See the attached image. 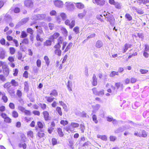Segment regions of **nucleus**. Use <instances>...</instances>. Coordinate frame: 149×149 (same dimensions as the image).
Wrapping results in <instances>:
<instances>
[{"instance_id": "f257e3e1", "label": "nucleus", "mask_w": 149, "mask_h": 149, "mask_svg": "<svg viewBox=\"0 0 149 149\" xmlns=\"http://www.w3.org/2000/svg\"><path fill=\"white\" fill-rule=\"evenodd\" d=\"M104 16L107 19V20L109 21L111 24L113 23L115 19L113 16L108 13L104 12Z\"/></svg>"}, {"instance_id": "f03ea898", "label": "nucleus", "mask_w": 149, "mask_h": 149, "mask_svg": "<svg viewBox=\"0 0 149 149\" xmlns=\"http://www.w3.org/2000/svg\"><path fill=\"white\" fill-rule=\"evenodd\" d=\"M46 15L45 14L34 15L32 16L31 19L35 20H42L45 18Z\"/></svg>"}, {"instance_id": "7ed1b4c3", "label": "nucleus", "mask_w": 149, "mask_h": 149, "mask_svg": "<svg viewBox=\"0 0 149 149\" xmlns=\"http://www.w3.org/2000/svg\"><path fill=\"white\" fill-rule=\"evenodd\" d=\"M131 127L130 126H127L126 127L125 126H123L121 127H119L117 129H116L115 131V132L116 133H118L120 132H122L125 130L129 129Z\"/></svg>"}, {"instance_id": "20e7f679", "label": "nucleus", "mask_w": 149, "mask_h": 149, "mask_svg": "<svg viewBox=\"0 0 149 149\" xmlns=\"http://www.w3.org/2000/svg\"><path fill=\"white\" fill-rule=\"evenodd\" d=\"M1 116L2 118L4 119V121L8 123H10L11 122V119L9 117L7 116V115L3 113H2L1 114Z\"/></svg>"}, {"instance_id": "39448f33", "label": "nucleus", "mask_w": 149, "mask_h": 149, "mask_svg": "<svg viewBox=\"0 0 149 149\" xmlns=\"http://www.w3.org/2000/svg\"><path fill=\"white\" fill-rule=\"evenodd\" d=\"M65 5L68 10H71L73 9L74 7L72 3L69 1L66 2Z\"/></svg>"}, {"instance_id": "423d86ee", "label": "nucleus", "mask_w": 149, "mask_h": 149, "mask_svg": "<svg viewBox=\"0 0 149 149\" xmlns=\"http://www.w3.org/2000/svg\"><path fill=\"white\" fill-rule=\"evenodd\" d=\"M55 6L58 8H61L63 7V1L60 0H57L54 1Z\"/></svg>"}, {"instance_id": "0eeeda50", "label": "nucleus", "mask_w": 149, "mask_h": 149, "mask_svg": "<svg viewBox=\"0 0 149 149\" xmlns=\"http://www.w3.org/2000/svg\"><path fill=\"white\" fill-rule=\"evenodd\" d=\"M25 6L27 7H31L33 6V3L31 0H26L24 2Z\"/></svg>"}, {"instance_id": "6e6552de", "label": "nucleus", "mask_w": 149, "mask_h": 149, "mask_svg": "<svg viewBox=\"0 0 149 149\" xmlns=\"http://www.w3.org/2000/svg\"><path fill=\"white\" fill-rule=\"evenodd\" d=\"M93 109L92 112L93 113H96L100 108V105L99 104H97L95 105L92 106Z\"/></svg>"}, {"instance_id": "1a4fd4ad", "label": "nucleus", "mask_w": 149, "mask_h": 149, "mask_svg": "<svg viewBox=\"0 0 149 149\" xmlns=\"http://www.w3.org/2000/svg\"><path fill=\"white\" fill-rule=\"evenodd\" d=\"M29 17H26L22 19L18 23V25L20 26L26 23L29 20Z\"/></svg>"}, {"instance_id": "9d476101", "label": "nucleus", "mask_w": 149, "mask_h": 149, "mask_svg": "<svg viewBox=\"0 0 149 149\" xmlns=\"http://www.w3.org/2000/svg\"><path fill=\"white\" fill-rule=\"evenodd\" d=\"M132 46V45L127 43L125 44L123 47V53H125L127 50L129 48H130Z\"/></svg>"}, {"instance_id": "9b49d317", "label": "nucleus", "mask_w": 149, "mask_h": 149, "mask_svg": "<svg viewBox=\"0 0 149 149\" xmlns=\"http://www.w3.org/2000/svg\"><path fill=\"white\" fill-rule=\"evenodd\" d=\"M5 52L2 48H0V58L2 59H4L5 56Z\"/></svg>"}, {"instance_id": "f8f14e48", "label": "nucleus", "mask_w": 149, "mask_h": 149, "mask_svg": "<svg viewBox=\"0 0 149 149\" xmlns=\"http://www.w3.org/2000/svg\"><path fill=\"white\" fill-rule=\"evenodd\" d=\"M93 2L99 5H103L104 4V0H93Z\"/></svg>"}, {"instance_id": "ddd939ff", "label": "nucleus", "mask_w": 149, "mask_h": 149, "mask_svg": "<svg viewBox=\"0 0 149 149\" xmlns=\"http://www.w3.org/2000/svg\"><path fill=\"white\" fill-rule=\"evenodd\" d=\"M44 117L45 120L47 121L49 120V114L47 111H44L43 112Z\"/></svg>"}, {"instance_id": "4468645a", "label": "nucleus", "mask_w": 149, "mask_h": 149, "mask_svg": "<svg viewBox=\"0 0 149 149\" xmlns=\"http://www.w3.org/2000/svg\"><path fill=\"white\" fill-rule=\"evenodd\" d=\"M7 91L11 96L13 95L15 93L14 89L13 86L7 89Z\"/></svg>"}, {"instance_id": "2eb2a0df", "label": "nucleus", "mask_w": 149, "mask_h": 149, "mask_svg": "<svg viewBox=\"0 0 149 149\" xmlns=\"http://www.w3.org/2000/svg\"><path fill=\"white\" fill-rule=\"evenodd\" d=\"M103 46V43L102 41L98 40L95 44V46L97 48H100Z\"/></svg>"}, {"instance_id": "dca6fc26", "label": "nucleus", "mask_w": 149, "mask_h": 149, "mask_svg": "<svg viewBox=\"0 0 149 149\" xmlns=\"http://www.w3.org/2000/svg\"><path fill=\"white\" fill-rule=\"evenodd\" d=\"M97 84V79L95 75L94 74L93 77L92 84L94 86H96Z\"/></svg>"}, {"instance_id": "f3484780", "label": "nucleus", "mask_w": 149, "mask_h": 149, "mask_svg": "<svg viewBox=\"0 0 149 149\" xmlns=\"http://www.w3.org/2000/svg\"><path fill=\"white\" fill-rule=\"evenodd\" d=\"M60 35V34L58 32L55 33L52 36H51L50 39L53 40L57 38Z\"/></svg>"}, {"instance_id": "a211bd4d", "label": "nucleus", "mask_w": 149, "mask_h": 149, "mask_svg": "<svg viewBox=\"0 0 149 149\" xmlns=\"http://www.w3.org/2000/svg\"><path fill=\"white\" fill-rule=\"evenodd\" d=\"M3 72L4 76L6 77H7L9 74V69L8 68L6 67L3 69Z\"/></svg>"}, {"instance_id": "6ab92c4d", "label": "nucleus", "mask_w": 149, "mask_h": 149, "mask_svg": "<svg viewBox=\"0 0 149 149\" xmlns=\"http://www.w3.org/2000/svg\"><path fill=\"white\" fill-rule=\"evenodd\" d=\"M35 27L37 29V34H39V35L41 34L42 33V28L40 26H35Z\"/></svg>"}, {"instance_id": "aec40b11", "label": "nucleus", "mask_w": 149, "mask_h": 149, "mask_svg": "<svg viewBox=\"0 0 149 149\" xmlns=\"http://www.w3.org/2000/svg\"><path fill=\"white\" fill-rule=\"evenodd\" d=\"M54 54L58 56H60L62 52L60 49H55L54 52Z\"/></svg>"}, {"instance_id": "412c9836", "label": "nucleus", "mask_w": 149, "mask_h": 149, "mask_svg": "<svg viewBox=\"0 0 149 149\" xmlns=\"http://www.w3.org/2000/svg\"><path fill=\"white\" fill-rule=\"evenodd\" d=\"M86 11L84 10V12L82 13H79L78 15V17L80 19H82L84 17L86 14Z\"/></svg>"}, {"instance_id": "4be33fe9", "label": "nucleus", "mask_w": 149, "mask_h": 149, "mask_svg": "<svg viewBox=\"0 0 149 149\" xmlns=\"http://www.w3.org/2000/svg\"><path fill=\"white\" fill-rule=\"evenodd\" d=\"M76 6L79 9H81L84 7V5L81 3H78L76 4Z\"/></svg>"}, {"instance_id": "5701e85b", "label": "nucleus", "mask_w": 149, "mask_h": 149, "mask_svg": "<svg viewBox=\"0 0 149 149\" xmlns=\"http://www.w3.org/2000/svg\"><path fill=\"white\" fill-rule=\"evenodd\" d=\"M2 99L3 100V102L4 103L7 102L8 100V99L6 96V94L5 93H3V95L2 96Z\"/></svg>"}, {"instance_id": "b1692460", "label": "nucleus", "mask_w": 149, "mask_h": 149, "mask_svg": "<svg viewBox=\"0 0 149 149\" xmlns=\"http://www.w3.org/2000/svg\"><path fill=\"white\" fill-rule=\"evenodd\" d=\"M97 138L100 139L104 141H106L107 140V137L105 135H98L97 136Z\"/></svg>"}, {"instance_id": "393cba45", "label": "nucleus", "mask_w": 149, "mask_h": 149, "mask_svg": "<svg viewBox=\"0 0 149 149\" xmlns=\"http://www.w3.org/2000/svg\"><path fill=\"white\" fill-rule=\"evenodd\" d=\"M115 86L116 87L117 89H118L120 87L122 89L123 88V85L120 82H118L115 84Z\"/></svg>"}, {"instance_id": "a878e982", "label": "nucleus", "mask_w": 149, "mask_h": 149, "mask_svg": "<svg viewBox=\"0 0 149 149\" xmlns=\"http://www.w3.org/2000/svg\"><path fill=\"white\" fill-rule=\"evenodd\" d=\"M116 7L117 9H120L122 8V5L119 3L116 2L114 4V5Z\"/></svg>"}, {"instance_id": "bb28decb", "label": "nucleus", "mask_w": 149, "mask_h": 149, "mask_svg": "<svg viewBox=\"0 0 149 149\" xmlns=\"http://www.w3.org/2000/svg\"><path fill=\"white\" fill-rule=\"evenodd\" d=\"M72 42H70L68 45L66 49L64 51L65 52H67L71 48L72 45Z\"/></svg>"}, {"instance_id": "cd10ccee", "label": "nucleus", "mask_w": 149, "mask_h": 149, "mask_svg": "<svg viewBox=\"0 0 149 149\" xmlns=\"http://www.w3.org/2000/svg\"><path fill=\"white\" fill-rule=\"evenodd\" d=\"M45 99L49 102H51L54 100V98L51 97H46Z\"/></svg>"}, {"instance_id": "c85d7f7f", "label": "nucleus", "mask_w": 149, "mask_h": 149, "mask_svg": "<svg viewBox=\"0 0 149 149\" xmlns=\"http://www.w3.org/2000/svg\"><path fill=\"white\" fill-rule=\"evenodd\" d=\"M50 95L51 96L52 95L56 97L57 96L58 93L56 90H54L52 91L50 94Z\"/></svg>"}, {"instance_id": "c756f323", "label": "nucleus", "mask_w": 149, "mask_h": 149, "mask_svg": "<svg viewBox=\"0 0 149 149\" xmlns=\"http://www.w3.org/2000/svg\"><path fill=\"white\" fill-rule=\"evenodd\" d=\"M118 75V72L113 71L110 74V76L111 77H114L116 75Z\"/></svg>"}, {"instance_id": "7c9ffc66", "label": "nucleus", "mask_w": 149, "mask_h": 149, "mask_svg": "<svg viewBox=\"0 0 149 149\" xmlns=\"http://www.w3.org/2000/svg\"><path fill=\"white\" fill-rule=\"evenodd\" d=\"M5 88H7L8 89L9 88H11L12 86L11 85L10 82H8L5 84L3 86Z\"/></svg>"}, {"instance_id": "2f4dec72", "label": "nucleus", "mask_w": 149, "mask_h": 149, "mask_svg": "<svg viewBox=\"0 0 149 149\" xmlns=\"http://www.w3.org/2000/svg\"><path fill=\"white\" fill-rule=\"evenodd\" d=\"M70 126L72 128H77L79 126V125L77 123L72 122L70 124Z\"/></svg>"}, {"instance_id": "473e14b6", "label": "nucleus", "mask_w": 149, "mask_h": 149, "mask_svg": "<svg viewBox=\"0 0 149 149\" xmlns=\"http://www.w3.org/2000/svg\"><path fill=\"white\" fill-rule=\"evenodd\" d=\"M44 59L45 61L47 66H48L50 63V61L48 57L47 56H45L44 57Z\"/></svg>"}, {"instance_id": "72a5a7b5", "label": "nucleus", "mask_w": 149, "mask_h": 149, "mask_svg": "<svg viewBox=\"0 0 149 149\" xmlns=\"http://www.w3.org/2000/svg\"><path fill=\"white\" fill-rule=\"evenodd\" d=\"M37 136L40 139L44 137L45 136V134L41 131L39 132H38Z\"/></svg>"}, {"instance_id": "f704fd0d", "label": "nucleus", "mask_w": 149, "mask_h": 149, "mask_svg": "<svg viewBox=\"0 0 149 149\" xmlns=\"http://www.w3.org/2000/svg\"><path fill=\"white\" fill-rule=\"evenodd\" d=\"M56 110L59 115L61 116L62 115V113L61 107H57L56 108Z\"/></svg>"}, {"instance_id": "c9c22d12", "label": "nucleus", "mask_w": 149, "mask_h": 149, "mask_svg": "<svg viewBox=\"0 0 149 149\" xmlns=\"http://www.w3.org/2000/svg\"><path fill=\"white\" fill-rule=\"evenodd\" d=\"M11 84L13 86H16L18 85V83L15 80L13 79L10 82Z\"/></svg>"}, {"instance_id": "e433bc0d", "label": "nucleus", "mask_w": 149, "mask_h": 149, "mask_svg": "<svg viewBox=\"0 0 149 149\" xmlns=\"http://www.w3.org/2000/svg\"><path fill=\"white\" fill-rule=\"evenodd\" d=\"M63 38L61 37H60L57 39V43L58 44L61 45V44L63 43Z\"/></svg>"}, {"instance_id": "4c0bfd02", "label": "nucleus", "mask_w": 149, "mask_h": 149, "mask_svg": "<svg viewBox=\"0 0 149 149\" xmlns=\"http://www.w3.org/2000/svg\"><path fill=\"white\" fill-rule=\"evenodd\" d=\"M58 132L60 136L62 137L63 136V134L61 128H58Z\"/></svg>"}, {"instance_id": "58836bf2", "label": "nucleus", "mask_w": 149, "mask_h": 149, "mask_svg": "<svg viewBox=\"0 0 149 149\" xmlns=\"http://www.w3.org/2000/svg\"><path fill=\"white\" fill-rule=\"evenodd\" d=\"M125 17L129 21H131L132 19V17L128 13H127L125 14Z\"/></svg>"}, {"instance_id": "ea45409f", "label": "nucleus", "mask_w": 149, "mask_h": 149, "mask_svg": "<svg viewBox=\"0 0 149 149\" xmlns=\"http://www.w3.org/2000/svg\"><path fill=\"white\" fill-rule=\"evenodd\" d=\"M80 129L82 133H84V131L85 129V126L84 125L82 124H81L80 125Z\"/></svg>"}, {"instance_id": "a19ab883", "label": "nucleus", "mask_w": 149, "mask_h": 149, "mask_svg": "<svg viewBox=\"0 0 149 149\" xmlns=\"http://www.w3.org/2000/svg\"><path fill=\"white\" fill-rule=\"evenodd\" d=\"M36 39L37 41H39L40 42H42L43 40V39L40 37V34H37L36 37Z\"/></svg>"}, {"instance_id": "79ce46f5", "label": "nucleus", "mask_w": 149, "mask_h": 149, "mask_svg": "<svg viewBox=\"0 0 149 149\" xmlns=\"http://www.w3.org/2000/svg\"><path fill=\"white\" fill-rule=\"evenodd\" d=\"M52 44V42L50 40H47L44 43L45 46H48L51 45Z\"/></svg>"}, {"instance_id": "37998d69", "label": "nucleus", "mask_w": 149, "mask_h": 149, "mask_svg": "<svg viewBox=\"0 0 149 149\" xmlns=\"http://www.w3.org/2000/svg\"><path fill=\"white\" fill-rule=\"evenodd\" d=\"M72 127L70 125V126H68L66 127L65 128V130L68 132L69 131H70V132H72L74 130L73 128H72L71 127Z\"/></svg>"}, {"instance_id": "c03bdc74", "label": "nucleus", "mask_w": 149, "mask_h": 149, "mask_svg": "<svg viewBox=\"0 0 149 149\" xmlns=\"http://www.w3.org/2000/svg\"><path fill=\"white\" fill-rule=\"evenodd\" d=\"M143 116L144 118H146V117L149 116V109L143 112Z\"/></svg>"}, {"instance_id": "a18cd8bd", "label": "nucleus", "mask_w": 149, "mask_h": 149, "mask_svg": "<svg viewBox=\"0 0 149 149\" xmlns=\"http://www.w3.org/2000/svg\"><path fill=\"white\" fill-rule=\"evenodd\" d=\"M73 31L76 34L78 33L79 32V27L78 26L75 27L73 29Z\"/></svg>"}, {"instance_id": "49530a36", "label": "nucleus", "mask_w": 149, "mask_h": 149, "mask_svg": "<svg viewBox=\"0 0 149 149\" xmlns=\"http://www.w3.org/2000/svg\"><path fill=\"white\" fill-rule=\"evenodd\" d=\"M24 90L25 91H27L29 89V86L28 83L27 81H25L24 83Z\"/></svg>"}, {"instance_id": "de8ad7c7", "label": "nucleus", "mask_w": 149, "mask_h": 149, "mask_svg": "<svg viewBox=\"0 0 149 149\" xmlns=\"http://www.w3.org/2000/svg\"><path fill=\"white\" fill-rule=\"evenodd\" d=\"M27 36V34L25 32L22 31L21 32L20 38H26Z\"/></svg>"}, {"instance_id": "09e8293b", "label": "nucleus", "mask_w": 149, "mask_h": 149, "mask_svg": "<svg viewBox=\"0 0 149 149\" xmlns=\"http://www.w3.org/2000/svg\"><path fill=\"white\" fill-rule=\"evenodd\" d=\"M12 116L13 117L15 118H16L18 116V113L16 111H13L12 112Z\"/></svg>"}, {"instance_id": "8fccbe9b", "label": "nucleus", "mask_w": 149, "mask_h": 149, "mask_svg": "<svg viewBox=\"0 0 149 149\" xmlns=\"http://www.w3.org/2000/svg\"><path fill=\"white\" fill-rule=\"evenodd\" d=\"M75 21L74 20H72L71 22L70 23V25L69 26L70 29H72L75 25Z\"/></svg>"}, {"instance_id": "3c124183", "label": "nucleus", "mask_w": 149, "mask_h": 149, "mask_svg": "<svg viewBox=\"0 0 149 149\" xmlns=\"http://www.w3.org/2000/svg\"><path fill=\"white\" fill-rule=\"evenodd\" d=\"M60 15L62 19L63 20H65L67 18L66 15L64 13H61Z\"/></svg>"}, {"instance_id": "603ef678", "label": "nucleus", "mask_w": 149, "mask_h": 149, "mask_svg": "<svg viewBox=\"0 0 149 149\" xmlns=\"http://www.w3.org/2000/svg\"><path fill=\"white\" fill-rule=\"evenodd\" d=\"M19 146L20 148L22 147L24 149H25L26 148V145L25 143L22 144L20 143L19 144Z\"/></svg>"}, {"instance_id": "864d4df0", "label": "nucleus", "mask_w": 149, "mask_h": 149, "mask_svg": "<svg viewBox=\"0 0 149 149\" xmlns=\"http://www.w3.org/2000/svg\"><path fill=\"white\" fill-rule=\"evenodd\" d=\"M102 15H97L96 16L97 18L98 19L100 20V21L102 22H104V20L102 18Z\"/></svg>"}, {"instance_id": "5fc2aeb1", "label": "nucleus", "mask_w": 149, "mask_h": 149, "mask_svg": "<svg viewBox=\"0 0 149 149\" xmlns=\"http://www.w3.org/2000/svg\"><path fill=\"white\" fill-rule=\"evenodd\" d=\"M16 94L18 97L19 98H20L22 95V93L21 91L19 90H17Z\"/></svg>"}, {"instance_id": "6e6d98bb", "label": "nucleus", "mask_w": 149, "mask_h": 149, "mask_svg": "<svg viewBox=\"0 0 149 149\" xmlns=\"http://www.w3.org/2000/svg\"><path fill=\"white\" fill-rule=\"evenodd\" d=\"M28 136L31 138L33 137V133L32 131H30L28 132L27 133Z\"/></svg>"}, {"instance_id": "4d7b16f0", "label": "nucleus", "mask_w": 149, "mask_h": 149, "mask_svg": "<svg viewBox=\"0 0 149 149\" xmlns=\"http://www.w3.org/2000/svg\"><path fill=\"white\" fill-rule=\"evenodd\" d=\"M27 32L31 35H32L33 33V31L30 28H28L27 29Z\"/></svg>"}, {"instance_id": "13d9d810", "label": "nucleus", "mask_w": 149, "mask_h": 149, "mask_svg": "<svg viewBox=\"0 0 149 149\" xmlns=\"http://www.w3.org/2000/svg\"><path fill=\"white\" fill-rule=\"evenodd\" d=\"M10 53L11 54H13L15 52V49L14 48L10 47Z\"/></svg>"}, {"instance_id": "bf43d9fd", "label": "nucleus", "mask_w": 149, "mask_h": 149, "mask_svg": "<svg viewBox=\"0 0 149 149\" xmlns=\"http://www.w3.org/2000/svg\"><path fill=\"white\" fill-rule=\"evenodd\" d=\"M6 77L2 74H0V80L4 82L6 80Z\"/></svg>"}, {"instance_id": "052dcab7", "label": "nucleus", "mask_w": 149, "mask_h": 149, "mask_svg": "<svg viewBox=\"0 0 149 149\" xmlns=\"http://www.w3.org/2000/svg\"><path fill=\"white\" fill-rule=\"evenodd\" d=\"M22 43L26 44H28L29 43L28 39L27 38H24L22 41Z\"/></svg>"}, {"instance_id": "680f3d73", "label": "nucleus", "mask_w": 149, "mask_h": 149, "mask_svg": "<svg viewBox=\"0 0 149 149\" xmlns=\"http://www.w3.org/2000/svg\"><path fill=\"white\" fill-rule=\"evenodd\" d=\"M52 142L53 146L56 145L57 143L56 139L54 138H53L52 139Z\"/></svg>"}, {"instance_id": "e2e57ef3", "label": "nucleus", "mask_w": 149, "mask_h": 149, "mask_svg": "<svg viewBox=\"0 0 149 149\" xmlns=\"http://www.w3.org/2000/svg\"><path fill=\"white\" fill-rule=\"evenodd\" d=\"M92 118L93 120L95 122V123H97L98 121L97 119L96 116L95 115H94L93 116Z\"/></svg>"}, {"instance_id": "0e129e2a", "label": "nucleus", "mask_w": 149, "mask_h": 149, "mask_svg": "<svg viewBox=\"0 0 149 149\" xmlns=\"http://www.w3.org/2000/svg\"><path fill=\"white\" fill-rule=\"evenodd\" d=\"M23 77L26 78L28 77V72L27 71H25L23 74Z\"/></svg>"}, {"instance_id": "69168bd1", "label": "nucleus", "mask_w": 149, "mask_h": 149, "mask_svg": "<svg viewBox=\"0 0 149 149\" xmlns=\"http://www.w3.org/2000/svg\"><path fill=\"white\" fill-rule=\"evenodd\" d=\"M68 123V122L67 120H61L60 122V123L63 125H67Z\"/></svg>"}, {"instance_id": "338daca9", "label": "nucleus", "mask_w": 149, "mask_h": 149, "mask_svg": "<svg viewBox=\"0 0 149 149\" xmlns=\"http://www.w3.org/2000/svg\"><path fill=\"white\" fill-rule=\"evenodd\" d=\"M61 47V45H60L56 43V45L54 46V47L55 49H60V48Z\"/></svg>"}, {"instance_id": "774afa93", "label": "nucleus", "mask_w": 149, "mask_h": 149, "mask_svg": "<svg viewBox=\"0 0 149 149\" xmlns=\"http://www.w3.org/2000/svg\"><path fill=\"white\" fill-rule=\"evenodd\" d=\"M40 106L41 107V108L43 110L45 109L47 107L46 104H42L40 103Z\"/></svg>"}]
</instances>
